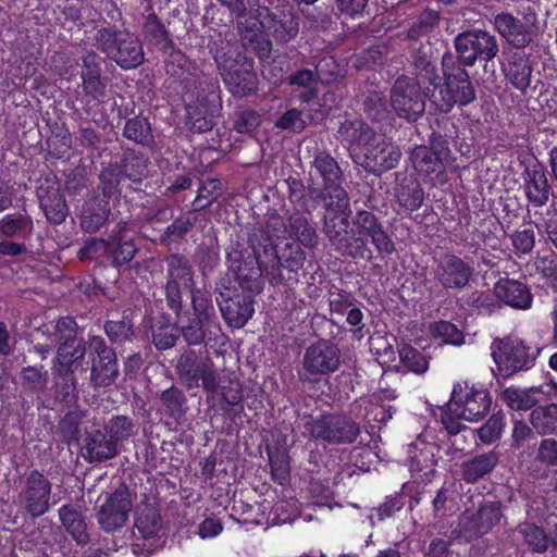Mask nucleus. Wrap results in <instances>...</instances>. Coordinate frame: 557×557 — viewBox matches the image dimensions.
Returning a JSON list of instances; mask_svg holds the SVG:
<instances>
[{
	"label": "nucleus",
	"instance_id": "c85d7f7f",
	"mask_svg": "<svg viewBox=\"0 0 557 557\" xmlns=\"http://www.w3.org/2000/svg\"><path fill=\"white\" fill-rule=\"evenodd\" d=\"M494 24L499 34L517 48H524L532 40L529 29L509 13L497 14Z\"/></svg>",
	"mask_w": 557,
	"mask_h": 557
},
{
	"label": "nucleus",
	"instance_id": "603ef678",
	"mask_svg": "<svg viewBox=\"0 0 557 557\" xmlns=\"http://www.w3.org/2000/svg\"><path fill=\"white\" fill-rule=\"evenodd\" d=\"M505 424L504 413H494L476 430L478 437L484 444H492L500 438Z\"/></svg>",
	"mask_w": 557,
	"mask_h": 557
},
{
	"label": "nucleus",
	"instance_id": "0eeeda50",
	"mask_svg": "<svg viewBox=\"0 0 557 557\" xmlns=\"http://www.w3.org/2000/svg\"><path fill=\"white\" fill-rule=\"evenodd\" d=\"M304 421L305 431L311 438L329 444H351L360 434L359 424L346 414H308Z\"/></svg>",
	"mask_w": 557,
	"mask_h": 557
},
{
	"label": "nucleus",
	"instance_id": "4d7b16f0",
	"mask_svg": "<svg viewBox=\"0 0 557 557\" xmlns=\"http://www.w3.org/2000/svg\"><path fill=\"white\" fill-rule=\"evenodd\" d=\"M54 329V337L58 346L73 344L83 339L78 336V325L76 321L71 317L59 319Z\"/></svg>",
	"mask_w": 557,
	"mask_h": 557
},
{
	"label": "nucleus",
	"instance_id": "a19ab883",
	"mask_svg": "<svg viewBox=\"0 0 557 557\" xmlns=\"http://www.w3.org/2000/svg\"><path fill=\"white\" fill-rule=\"evenodd\" d=\"M396 197L401 207L414 211L421 207L424 199V191L418 181L405 178L396 189Z\"/></svg>",
	"mask_w": 557,
	"mask_h": 557
},
{
	"label": "nucleus",
	"instance_id": "8fccbe9b",
	"mask_svg": "<svg viewBox=\"0 0 557 557\" xmlns=\"http://www.w3.org/2000/svg\"><path fill=\"white\" fill-rule=\"evenodd\" d=\"M440 15L436 11L424 10L417 18V21L408 29V38L418 40L432 33L437 26Z\"/></svg>",
	"mask_w": 557,
	"mask_h": 557
},
{
	"label": "nucleus",
	"instance_id": "412c9836",
	"mask_svg": "<svg viewBox=\"0 0 557 557\" xmlns=\"http://www.w3.org/2000/svg\"><path fill=\"white\" fill-rule=\"evenodd\" d=\"M199 90L196 94V106L189 111L191 119H195L194 127L199 132H207L213 127V115L216 111L219 100V84L211 78H205L199 83Z\"/></svg>",
	"mask_w": 557,
	"mask_h": 557
},
{
	"label": "nucleus",
	"instance_id": "1a4fd4ad",
	"mask_svg": "<svg viewBox=\"0 0 557 557\" xmlns=\"http://www.w3.org/2000/svg\"><path fill=\"white\" fill-rule=\"evenodd\" d=\"M426 94L428 90L422 89L420 81L401 75L391 88V106L398 117L408 122H416L425 112Z\"/></svg>",
	"mask_w": 557,
	"mask_h": 557
},
{
	"label": "nucleus",
	"instance_id": "13d9d810",
	"mask_svg": "<svg viewBox=\"0 0 557 557\" xmlns=\"http://www.w3.org/2000/svg\"><path fill=\"white\" fill-rule=\"evenodd\" d=\"M161 401L171 417L180 418L185 413L186 397L184 393L172 386L161 394Z\"/></svg>",
	"mask_w": 557,
	"mask_h": 557
},
{
	"label": "nucleus",
	"instance_id": "9d476101",
	"mask_svg": "<svg viewBox=\"0 0 557 557\" xmlns=\"http://www.w3.org/2000/svg\"><path fill=\"white\" fill-rule=\"evenodd\" d=\"M176 371L187 388L202 386L206 392H218L220 377L210 357L197 356L194 350L185 351L177 361Z\"/></svg>",
	"mask_w": 557,
	"mask_h": 557
},
{
	"label": "nucleus",
	"instance_id": "e2e57ef3",
	"mask_svg": "<svg viewBox=\"0 0 557 557\" xmlns=\"http://www.w3.org/2000/svg\"><path fill=\"white\" fill-rule=\"evenodd\" d=\"M104 331L108 337L114 343L131 341L134 334L133 324L128 319L108 321L104 325Z\"/></svg>",
	"mask_w": 557,
	"mask_h": 557
},
{
	"label": "nucleus",
	"instance_id": "79ce46f5",
	"mask_svg": "<svg viewBox=\"0 0 557 557\" xmlns=\"http://www.w3.org/2000/svg\"><path fill=\"white\" fill-rule=\"evenodd\" d=\"M113 444L119 447V443L128 440L137 433V425L134 420L127 416H114L103 426Z\"/></svg>",
	"mask_w": 557,
	"mask_h": 557
},
{
	"label": "nucleus",
	"instance_id": "774afa93",
	"mask_svg": "<svg viewBox=\"0 0 557 557\" xmlns=\"http://www.w3.org/2000/svg\"><path fill=\"white\" fill-rule=\"evenodd\" d=\"M114 239L119 240V244L112 251V263L114 267H122L133 260L138 249L132 239H124L120 235Z\"/></svg>",
	"mask_w": 557,
	"mask_h": 557
},
{
	"label": "nucleus",
	"instance_id": "09e8293b",
	"mask_svg": "<svg viewBox=\"0 0 557 557\" xmlns=\"http://www.w3.org/2000/svg\"><path fill=\"white\" fill-rule=\"evenodd\" d=\"M123 134L129 140L140 145H147L151 140V128L147 119L144 116H134L125 123Z\"/></svg>",
	"mask_w": 557,
	"mask_h": 557
},
{
	"label": "nucleus",
	"instance_id": "e433bc0d",
	"mask_svg": "<svg viewBox=\"0 0 557 557\" xmlns=\"http://www.w3.org/2000/svg\"><path fill=\"white\" fill-rule=\"evenodd\" d=\"M59 518L78 544H86L89 541L87 525L83 515L72 505H63L59 509Z\"/></svg>",
	"mask_w": 557,
	"mask_h": 557
},
{
	"label": "nucleus",
	"instance_id": "a878e982",
	"mask_svg": "<svg viewBox=\"0 0 557 557\" xmlns=\"http://www.w3.org/2000/svg\"><path fill=\"white\" fill-rule=\"evenodd\" d=\"M494 296L503 304L515 309H528L532 304V294L522 282L500 278L493 288Z\"/></svg>",
	"mask_w": 557,
	"mask_h": 557
},
{
	"label": "nucleus",
	"instance_id": "a18cd8bd",
	"mask_svg": "<svg viewBox=\"0 0 557 557\" xmlns=\"http://www.w3.org/2000/svg\"><path fill=\"white\" fill-rule=\"evenodd\" d=\"M85 413L81 410L69 411L59 422L58 432L67 442H77Z\"/></svg>",
	"mask_w": 557,
	"mask_h": 557
},
{
	"label": "nucleus",
	"instance_id": "ddd939ff",
	"mask_svg": "<svg viewBox=\"0 0 557 557\" xmlns=\"http://www.w3.org/2000/svg\"><path fill=\"white\" fill-rule=\"evenodd\" d=\"M299 375L301 380L317 382L321 376L335 372L341 366V351L329 341L311 344L304 354Z\"/></svg>",
	"mask_w": 557,
	"mask_h": 557
},
{
	"label": "nucleus",
	"instance_id": "aec40b11",
	"mask_svg": "<svg viewBox=\"0 0 557 557\" xmlns=\"http://www.w3.org/2000/svg\"><path fill=\"white\" fill-rule=\"evenodd\" d=\"M161 530V517L152 507L143 508L135 521L133 536L135 539L132 549L135 555L148 556L157 547L156 537Z\"/></svg>",
	"mask_w": 557,
	"mask_h": 557
},
{
	"label": "nucleus",
	"instance_id": "ea45409f",
	"mask_svg": "<svg viewBox=\"0 0 557 557\" xmlns=\"http://www.w3.org/2000/svg\"><path fill=\"white\" fill-rule=\"evenodd\" d=\"M530 422L541 435L557 432V405L539 406L531 411Z\"/></svg>",
	"mask_w": 557,
	"mask_h": 557
},
{
	"label": "nucleus",
	"instance_id": "f704fd0d",
	"mask_svg": "<svg viewBox=\"0 0 557 557\" xmlns=\"http://www.w3.org/2000/svg\"><path fill=\"white\" fill-rule=\"evenodd\" d=\"M86 346L84 339L58 346L53 370L59 375H72L74 373L72 366L84 359Z\"/></svg>",
	"mask_w": 557,
	"mask_h": 557
},
{
	"label": "nucleus",
	"instance_id": "7c9ffc66",
	"mask_svg": "<svg viewBox=\"0 0 557 557\" xmlns=\"http://www.w3.org/2000/svg\"><path fill=\"white\" fill-rule=\"evenodd\" d=\"M499 454L491 450L462 462L461 478L465 482L473 484L488 475L498 465Z\"/></svg>",
	"mask_w": 557,
	"mask_h": 557
},
{
	"label": "nucleus",
	"instance_id": "2f4dec72",
	"mask_svg": "<svg viewBox=\"0 0 557 557\" xmlns=\"http://www.w3.org/2000/svg\"><path fill=\"white\" fill-rule=\"evenodd\" d=\"M40 207L45 212L47 220L53 224H61L67 215V206L65 199L58 187L38 189Z\"/></svg>",
	"mask_w": 557,
	"mask_h": 557
},
{
	"label": "nucleus",
	"instance_id": "58836bf2",
	"mask_svg": "<svg viewBox=\"0 0 557 557\" xmlns=\"http://www.w3.org/2000/svg\"><path fill=\"white\" fill-rule=\"evenodd\" d=\"M33 232V220L23 213L7 214L0 220V234L8 238H27Z\"/></svg>",
	"mask_w": 557,
	"mask_h": 557
},
{
	"label": "nucleus",
	"instance_id": "4468645a",
	"mask_svg": "<svg viewBox=\"0 0 557 557\" xmlns=\"http://www.w3.org/2000/svg\"><path fill=\"white\" fill-rule=\"evenodd\" d=\"M166 300L171 309L178 312L182 308V290L191 289L194 286V272L189 260L178 253H172L165 258Z\"/></svg>",
	"mask_w": 557,
	"mask_h": 557
},
{
	"label": "nucleus",
	"instance_id": "c9c22d12",
	"mask_svg": "<svg viewBox=\"0 0 557 557\" xmlns=\"http://www.w3.org/2000/svg\"><path fill=\"white\" fill-rule=\"evenodd\" d=\"M119 376L116 355L104 358H91L90 381L96 387H106Z\"/></svg>",
	"mask_w": 557,
	"mask_h": 557
},
{
	"label": "nucleus",
	"instance_id": "4be33fe9",
	"mask_svg": "<svg viewBox=\"0 0 557 557\" xmlns=\"http://www.w3.org/2000/svg\"><path fill=\"white\" fill-rule=\"evenodd\" d=\"M362 152L363 166L372 173H382L394 169L401 157V152L396 146L377 134Z\"/></svg>",
	"mask_w": 557,
	"mask_h": 557
},
{
	"label": "nucleus",
	"instance_id": "bf43d9fd",
	"mask_svg": "<svg viewBox=\"0 0 557 557\" xmlns=\"http://www.w3.org/2000/svg\"><path fill=\"white\" fill-rule=\"evenodd\" d=\"M352 224L357 228V234L362 237H370L372 234L377 232L381 227H383V223L379 220V218L367 210H359L356 212Z\"/></svg>",
	"mask_w": 557,
	"mask_h": 557
},
{
	"label": "nucleus",
	"instance_id": "2eb2a0df",
	"mask_svg": "<svg viewBox=\"0 0 557 557\" xmlns=\"http://www.w3.org/2000/svg\"><path fill=\"white\" fill-rule=\"evenodd\" d=\"M263 253L267 258L263 260L265 275L269 276L272 285H277L283 281L282 268L290 272H297L302 268L306 260V253L298 245L286 244L282 256H278L275 244L267 238L263 245Z\"/></svg>",
	"mask_w": 557,
	"mask_h": 557
},
{
	"label": "nucleus",
	"instance_id": "b1692460",
	"mask_svg": "<svg viewBox=\"0 0 557 557\" xmlns=\"http://www.w3.org/2000/svg\"><path fill=\"white\" fill-rule=\"evenodd\" d=\"M262 27L278 44L295 39L299 32V20L290 8H274L264 16Z\"/></svg>",
	"mask_w": 557,
	"mask_h": 557
},
{
	"label": "nucleus",
	"instance_id": "f3484780",
	"mask_svg": "<svg viewBox=\"0 0 557 557\" xmlns=\"http://www.w3.org/2000/svg\"><path fill=\"white\" fill-rule=\"evenodd\" d=\"M52 485L39 471H30L18 495V504L32 517L38 518L49 510Z\"/></svg>",
	"mask_w": 557,
	"mask_h": 557
},
{
	"label": "nucleus",
	"instance_id": "0e129e2a",
	"mask_svg": "<svg viewBox=\"0 0 557 557\" xmlns=\"http://www.w3.org/2000/svg\"><path fill=\"white\" fill-rule=\"evenodd\" d=\"M21 377L24 384L34 392H41L48 384V372L42 367H25L21 371Z\"/></svg>",
	"mask_w": 557,
	"mask_h": 557
},
{
	"label": "nucleus",
	"instance_id": "f03ea898",
	"mask_svg": "<svg viewBox=\"0 0 557 557\" xmlns=\"http://www.w3.org/2000/svg\"><path fill=\"white\" fill-rule=\"evenodd\" d=\"M94 46L123 70L143 64L145 53L138 37L125 28L106 24L96 28Z\"/></svg>",
	"mask_w": 557,
	"mask_h": 557
},
{
	"label": "nucleus",
	"instance_id": "393cba45",
	"mask_svg": "<svg viewBox=\"0 0 557 557\" xmlns=\"http://www.w3.org/2000/svg\"><path fill=\"white\" fill-rule=\"evenodd\" d=\"M119 454V447L113 444L108 433L101 429L86 431L82 456L89 463H100L114 458Z\"/></svg>",
	"mask_w": 557,
	"mask_h": 557
},
{
	"label": "nucleus",
	"instance_id": "6ab92c4d",
	"mask_svg": "<svg viewBox=\"0 0 557 557\" xmlns=\"http://www.w3.org/2000/svg\"><path fill=\"white\" fill-rule=\"evenodd\" d=\"M504 518L499 502L482 504L475 512L465 513L460 520V532L467 540L488 533Z\"/></svg>",
	"mask_w": 557,
	"mask_h": 557
},
{
	"label": "nucleus",
	"instance_id": "338daca9",
	"mask_svg": "<svg viewBox=\"0 0 557 557\" xmlns=\"http://www.w3.org/2000/svg\"><path fill=\"white\" fill-rule=\"evenodd\" d=\"M399 357L403 363L410 370L417 373H423L429 368V362L425 357L411 346H404L399 350Z\"/></svg>",
	"mask_w": 557,
	"mask_h": 557
},
{
	"label": "nucleus",
	"instance_id": "49530a36",
	"mask_svg": "<svg viewBox=\"0 0 557 557\" xmlns=\"http://www.w3.org/2000/svg\"><path fill=\"white\" fill-rule=\"evenodd\" d=\"M198 219L196 215L183 214L176 218L170 224L161 236V242L165 244L176 243L184 238L186 234L195 226Z\"/></svg>",
	"mask_w": 557,
	"mask_h": 557
},
{
	"label": "nucleus",
	"instance_id": "37998d69",
	"mask_svg": "<svg viewBox=\"0 0 557 557\" xmlns=\"http://www.w3.org/2000/svg\"><path fill=\"white\" fill-rule=\"evenodd\" d=\"M110 208L106 200H94L84 211L82 227L89 233L98 231L107 221Z\"/></svg>",
	"mask_w": 557,
	"mask_h": 557
},
{
	"label": "nucleus",
	"instance_id": "bb28decb",
	"mask_svg": "<svg viewBox=\"0 0 557 557\" xmlns=\"http://www.w3.org/2000/svg\"><path fill=\"white\" fill-rule=\"evenodd\" d=\"M251 295H235L223 301L218 299L222 315L230 326L240 329L252 317L255 309Z\"/></svg>",
	"mask_w": 557,
	"mask_h": 557
},
{
	"label": "nucleus",
	"instance_id": "dca6fc26",
	"mask_svg": "<svg viewBox=\"0 0 557 557\" xmlns=\"http://www.w3.org/2000/svg\"><path fill=\"white\" fill-rule=\"evenodd\" d=\"M473 277V265L456 255L445 253L436 260L434 280L446 290H462Z\"/></svg>",
	"mask_w": 557,
	"mask_h": 557
},
{
	"label": "nucleus",
	"instance_id": "9b49d317",
	"mask_svg": "<svg viewBox=\"0 0 557 557\" xmlns=\"http://www.w3.org/2000/svg\"><path fill=\"white\" fill-rule=\"evenodd\" d=\"M454 46L462 66H473L476 61L488 62L499 51L496 37L483 29L466 30L457 35Z\"/></svg>",
	"mask_w": 557,
	"mask_h": 557
},
{
	"label": "nucleus",
	"instance_id": "473e14b6",
	"mask_svg": "<svg viewBox=\"0 0 557 557\" xmlns=\"http://www.w3.org/2000/svg\"><path fill=\"white\" fill-rule=\"evenodd\" d=\"M504 72L506 78L516 89L525 92L530 87L532 66L529 59L523 53H512L508 59Z\"/></svg>",
	"mask_w": 557,
	"mask_h": 557
},
{
	"label": "nucleus",
	"instance_id": "7ed1b4c3",
	"mask_svg": "<svg viewBox=\"0 0 557 557\" xmlns=\"http://www.w3.org/2000/svg\"><path fill=\"white\" fill-rule=\"evenodd\" d=\"M262 234L249 235L250 253L239 244L232 245L227 256L228 271L234 274L240 288L249 294H259L263 288L262 275L265 274V255L263 253Z\"/></svg>",
	"mask_w": 557,
	"mask_h": 557
},
{
	"label": "nucleus",
	"instance_id": "69168bd1",
	"mask_svg": "<svg viewBox=\"0 0 557 557\" xmlns=\"http://www.w3.org/2000/svg\"><path fill=\"white\" fill-rule=\"evenodd\" d=\"M271 473L274 481L284 485L289 479V461L285 453H269Z\"/></svg>",
	"mask_w": 557,
	"mask_h": 557
},
{
	"label": "nucleus",
	"instance_id": "864d4df0",
	"mask_svg": "<svg viewBox=\"0 0 557 557\" xmlns=\"http://www.w3.org/2000/svg\"><path fill=\"white\" fill-rule=\"evenodd\" d=\"M430 331L434 338L440 339L444 344L458 346L465 339L462 332L448 321H438L431 324Z\"/></svg>",
	"mask_w": 557,
	"mask_h": 557
},
{
	"label": "nucleus",
	"instance_id": "423d86ee",
	"mask_svg": "<svg viewBox=\"0 0 557 557\" xmlns=\"http://www.w3.org/2000/svg\"><path fill=\"white\" fill-rule=\"evenodd\" d=\"M214 59L228 90L236 97H245L257 90L258 78L253 61L228 48L216 51Z\"/></svg>",
	"mask_w": 557,
	"mask_h": 557
},
{
	"label": "nucleus",
	"instance_id": "6e6d98bb",
	"mask_svg": "<svg viewBox=\"0 0 557 557\" xmlns=\"http://www.w3.org/2000/svg\"><path fill=\"white\" fill-rule=\"evenodd\" d=\"M414 78L429 82L430 88L440 79L436 74V64L425 52H419L413 59Z\"/></svg>",
	"mask_w": 557,
	"mask_h": 557
},
{
	"label": "nucleus",
	"instance_id": "5fc2aeb1",
	"mask_svg": "<svg viewBox=\"0 0 557 557\" xmlns=\"http://www.w3.org/2000/svg\"><path fill=\"white\" fill-rule=\"evenodd\" d=\"M143 35L149 45L159 46L169 42V34L154 13L146 17Z\"/></svg>",
	"mask_w": 557,
	"mask_h": 557
},
{
	"label": "nucleus",
	"instance_id": "c756f323",
	"mask_svg": "<svg viewBox=\"0 0 557 557\" xmlns=\"http://www.w3.org/2000/svg\"><path fill=\"white\" fill-rule=\"evenodd\" d=\"M524 189L529 201L535 207H543L549 199L550 187L542 166L533 165L525 170Z\"/></svg>",
	"mask_w": 557,
	"mask_h": 557
},
{
	"label": "nucleus",
	"instance_id": "052dcab7",
	"mask_svg": "<svg viewBox=\"0 0 557 557\" xmlns=\"http://www.w3.org/2000/svg\"><path fill=\"white\" fill-rule=\"evenodd\" d=\"M261 116L253 110H238L234 114V129L239 134L251 135L261 124Z\"/></svg>",
	"mask_w": 557,
	"mask_h": 557
},
{
	"label": "nucleus",
	"instance_id": "6e6552de",
	"mask_svg": "<svg viewBox=\"0 0 557 557\" xmlns=\"http://www.w3.org/2000/svg\"><path fill=\"white\" fill-rule=\"evenodd\" d=\"M491 348L497 369L505 377L531 369L539 354L537 349L527 345L522 339L512 337L497 338Z\"/></svg>",
	"mask_w": 557,
	"mask_h": 557
},
{
	"label": "nucleus",
	"instance_id": "20e7f679",
	"mask_svg": "<svg viewBox=\"0 0 557 557\" xmlns=\"http://www.w3.org/2000/svg\"><path fill=\"white\" fill-rule=\"evenodd\" d=\"M326 212L322 231L331 247L343 256L371 261L373 252L367 239L356 236L349 228V205L344 211L326 210Z\"/></svg>",
	"mask_w": 557,
	"mask_h": 557
},
{
	"label": "nucleus",
	"instance_id": "5701e85b",
	"mask_svg": "<svg viewBox=\"0 0 557 557\" xmlns=\"http://www.w3.org/2000/svg\"><path fill=\"white\" fill-rule=\"evenodd\" d=\"M444 149L417 146L410 153V160L419 174L429 177L432 184L446 182V166L443 161Z\"/></svg>",
	"mask_w": 557,
	"mask_h": 557
},
{
	"label": "nucleus",
	"instance_id": "cd10ccee",
	"mask_svg": "<svg viewBox=\"0 0 557 557\" xmlns=\"http://www.w3.org/2000/svg\"><path fill=\"white\" fill-rule=\"evenodd\" d=\"M374 135L373 129L359 119L345 120L337 129V138L351 151L357 149L363 151L373 140Z\"/></svg>",
	"mask_w": 557,
	"mask_h": 557
},
{
	"label": "nucleus",
	"instance_id": "c03bdc74",
	"mask_svg": "<svg viewBox=\"0 0 557 557\" xmlns=\"http://www.w3.org/2000/svg\"><path fill=\"white\" fill-rule=\"evenodd\" d=\"M517 532L523 537L525 544L532 550L543 553L547 549L548 537L541 527L524 522L518 525Z\"/></svg>",
	"mask_w": 557,
	"mask_h": 557
},
{
	"label": "nucleus",
	"instance_id": "a211bd4d",
	"mask_svg": "<svg viewBox=\"0 0 557 557\" xmlns=\"http://www.w3.org/2000/svg\"><path fill=\"white\" fill-rule=\"evenodd\" d=\"M132 507L131 492L126 485L121 484L99 508L97 520L100 528L106 532L122 528L128 519Z\"/></svg>",
	"mask_w": 557,
	"mask_h": 557
},
{
	"label": "nucleus",
	"instance_id": "72a5a7b5",
	"mask_svg": "<svg viewBox=\"0 0 557 557\" xmlns=\"http://www.w3.org/2000/svg\"><path fill=\"white\" fill-rule=\"evenodd\" d=\"M541 393V387L518 388L510 386L500 393L499 398L512 410L527 411L540 401L537 395Z\"/></svg>",
	"mask_w": 557,
	"mask_h": 557
},
{
	"label": "nucleus",
	"instance_id": "f257e3e1",
	"mask_svg": "<svg viewBox=\"0 0 557 557\" xmlns=\"http://www.w3.org/2000/svg\"><path fill=\"white\" fill-rule=\"evenodd\" d=\"M444 83L440 81L428 88V99L442 113L450 112L455 106L463 107L475 100V88L468 72L451 57L444 55L442 61Z\"/></svg>",
	"mask_w": 557,
	"mask_h": 557
},
{
	"label": "nucleus",
	"instance_id": "f8f14e48",
	"mask_svg": "<svg viewBox=\"0 0 557 557\" xmlns=\"http://www.w3.org/2000/svg\"><path fill=\"white\" fill-rule=\"evenodd\" d=\"M448 405L457 417L467 421H478L490 411L492 397L483 387L470 385L467 381L458 382L454 385Z\"/></svg>",
	"mask_w": 557,
	"mask_h": 557
},
{
	"label": "nucleus",
	"instance_id": "680f3d73",
	"mask_svg": "<svg viewBox=\"0 0 557 557\" xmlns=\"http://www.w3.org/2000/svg\"><path fill=\"white\" fill-rule=\"evenodd\" d=\"M220 196V182L218 180L206 181L198 189L197 197L194 201L195 210H203L208 208Z\"/></svg>",
	"mask_w": 557,
	"mask_h": 557
},
{
	"label": "nucleus",
	"instance_id": "3c124183",
	"mask_svg": "<svg viewBox=\"0 0 557 557\" xmlns=\"http://www.w3.org/2000/svg\"><path fill=\"white\" fill-rule=\"evenodd\" d=\"M123 174L133 182H140L148 174V159L135 152L127 153L123 161Z\"/></svg>",
	"mask_w": 557,
	"mask_h": 557
},
{
	"label": "nucleus",
	"instance_id": "4c0bfd02",
	"mask_svg": "<svg viewBox=\"0 0 557 557\" xmlns=\"http://www.w3.org/2000/svg\"><path fill=\"white\" fill-rule=\"evenodd\" d=\"M289 233L302 246L313 249L319 244V236L312 223L301 213H294L288 219Z\"/></svg>",
	"mask_w": 557,
	"mask_h": 557
},
{
	"label": "nucleus",
	"instance_id": "de8ad7c7",
	"mask_svg": "<svg viewBox=\"0 0 557 557\" xmlns=\"http://www.w3.org/2000/svg\"><path fill=\"white\" fill-rule=\"evenodd\" d=\"M288 82L293 86H298L306 89L301 95L302 101L309 102L317 98V85L319 81L314 70L304 69L297 71L288 77Z\"/></svg>",
	"mask_w": 557,
	"mask_h": 557
},
{
	"label": "nucleus",
	"instance_id": "39448f33",
	"mask_svg": "<svg viewBox=\"0 0 557 557\" xmlns=\"http://www.w3.org/2000/svg\"><path fill=\"white\" fill-rule=\"evenodd\" d=\"M313 170L322 178V187H310L309 195L322 201L325 210L344 211L348 206V195L342 187L343 173L337 161L326 151L314 156Z\"/></svg>",
	"mask_w": 557,
	"mask_h": 557
}]
</instances>
